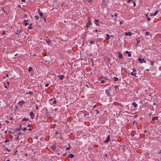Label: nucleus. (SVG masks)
<instances>
[{
  "label": "nucleus",
  "instance_id": "nucleus-1",
  "mask_svg": "<svg viewBox=\"0 0 161 161\" xmlns=\"http://www.w3.org/2000/svg\"><path fill=\"white\" fill-rule=\"evenodd\" d=\"M87 20L88 22L86 24V27H88L90 26V23L91 22V20L89 18H87Z\"/></svg>",
  "mask_w": 161,
  "mask_h": 161
},
{
  "label": "nucleus",
  "instance_id": "nucleus-2",
  "mask_svg": "<svg viewBox=\"0 0 161 161\" xmlns=\"http://www.w3.org/2000/svg\"><path fill=\"white\" fill-rule=\"evenodd\" d=\"M30 115L31 119H33L34 118L35 114L32 111H31L30 112Z\"/></svg>",
  "mask_w": 161,
  "mask_h": 161
},
{
  "label": "nucleus",
  "instance_id": "nucleus-3",
  "mask_svg": "<svg viewBox=\"0 0 161 161\" xmlns=\"http://www.w3.org/2000/svg\"><path fill=\"white\" fill-rule=\"evenodd\" d=\"M110 139V135H109L106 138V140L104 142V143H108Z\"/></svg>",
  "mask_w": 161,
  "mask_h": 161
},
{
  "label": "nucleus",
  "instance_id": "nucleus-4",
  "mask_svg": "<svg viewBox=\"0 0 161 161\" xmlns=\"http://www.w3.org/2000/svg\"><path fill=\"white\" fill-rule=\"evenodd\" d=\"M45 40L46 41L48 45H49L50 44L51 42V40H50L49 39L46 37V38L45 39Z\"/></svg>",
  "mask_w": 161,
  "mask_h": 161
},
{
  "label": "nucleus",
  "instance_id": "nucleus-5",
  "mask_svg": "<svg viewBox=\"0 0 161 161\" xmlns=\"http://www.w3.org/2000/svg\"><path fill=\"white\" fill-rule=\"evenodd\" d=\"M105 92H106V94L107 95V97H110V92H109V90H105Z\"/></svg>",
  "mask_w": 161,
  "mask_h": 161
},
{
  "label": "nucleus",
  "instance_id": "nucleus-6",
  "mask_svg": "<svg viewBox=\"0 0 161 161\" xmlns=\"http://www.w3.org/2000/svg\"><path fill=\"white\" fill-rule=\"evenodd\" d=\"M25 103V101L24 100H21V101H20L19 102L18 104L21 106V107H22L23 106V105L20 104V103H22V104H23V103Z\"/></svg>",
  "mask_w": 161,
  "mask_h": 161
},
{
  "label": "nucleus",
  "instance_id": "nucleus-7",
  "mask_svg": "<svg viewBox=\"0 0 161 161\" xmlns=\"http://www.w3.org/2000/svg\"><path fill=\"white\" fill-rule=\"evenodd\" d=\"M125 35L126 36H130L132 35V33L130 32H125Z\"/></svg>",
  "mask_w": 161,
  "mask_h": 161
},
{
  "label": "nucleus",
  "instance_id": "nucleus-8",
  "mask_svg": "<svg viewBox=\"0 0 161 161\" xmlns=\"http://www.w3.org/2000/svg\"><path fill=\"white\" fill-rule=\"evenodd\" d=\"M58 77L60 80H62L64 78V76L61 75H58Z\"/></svg>",
  "mask_w": 161,
  "mask_h": 161
},
{
  "label": "nucleus",
  "instance_id": "nucleus-9",
  "mask_svg": "<svg viewBox=\"0 0 161 161\" xmlns=\"http://www.w3.org/2000/svg\"><path fill=\"white\" fill-rule=\"evenodd\" d=\"M158 117H153L152 118V120L153 121H154L155 120H158Z\"/></svg>",
  "mask_w": 161,
  "mask_h": 161
},
{
  "label": "nucleus",
  "instance_id": "nucleus-10",
  "mask_svg": "<svg viewBox=\"0 0 161 161\" xmlns=\"http://www.w3.org/2000/svg\"><path fill=\"white\" fill-rule=\"evenodd\" d=\"M125 53L126 54H128V57H130L131 56V54L130 52H129L128 51H125Z\"/></svg>",
  "mask_w": 161,
  "mask_h": 161
},
{
  "label": "nucleus",
  "instance_id": "nucleus-11",
  "mask_svg": "<svg viewBox=\"0 0 161 161\" xmlns=\"http://www.w3.org/2000/svg\"><path fill=\"white\" fill-rule=\"evenodd\" d=\"M73 157H74V155L72 154H69L67 156V158H72Z\"/></svg>",
  "mask_w": 161,
  "mask_h": 161
},
{
  "label": "nucleus",
  "instance_id": "nucleus-12",
  "mask_svg": "<svg viewBox=\"0 0 161 161\" xmlns=\"http://www.w3.org/2000/svg\"><path fill=\"white\" fill-rule=\"evenodd\" d=\"M95 24H96V25H99V20L98 19H95Z\"/></svg>",
  "mask_w": 161,
  "mask_h": 161
},
{
  "label": "nucleus",
  "instance_id": "nucleus-13",
  "mask_svg": "<svg viewBox=\"0 0 161 161\" xmlns=\"http://www.w3.org/2000/svg\"><path fill=\"white\" fill-rule=\"evenodd\" d=\"M50 101H53V103H56V100L55 99V98H52L50 100Z\"/></svg>",
  "mask_w": 161,
  "mask_h": 161
},
{
  "label": "nucleus",
  "instance_id": "nucleus-14",
  "mask_svg": "<svg viewBox=\"0 0 161 161\" xmlns=\"http://www.w3.org/2000/svg\"><path fill=\"white\" fill-rule=\"evenodd\" d=\"M118 57L119 58H122V54L121 53H120L119 52V55Z\"/></svg>",
  "mask_w": 161,
  "mask_h": 161
},
{
  "label": "nucleus",
  "instance_id": "nucleus-15",
  "mask_svg": "<svg viewBox=\"0 0 161 161\" xmlns=\"http://www.w3.org/2000/svg\"><path fill=\"white\" fill-rule=\"evenodd\" d=\"M132 104L133 105H134V107H137V104L135 102H133L132 103Z\"/></svg>",
  "mask_w": 161,
  "mask_h": 161
},
{
  "label": "nucleus",
  "instance_id": "nucleus-16",
  "mask_svg": "<svg viewBox=\"0 0 161 161\" xmlns=\"http://www.w3.org/2000/svg\"><path fill=\"white\" fill-rule=\"evenodd\" d=\"M106 36H107L106 39L108 40L110 38V36L108 34H106Z\"/></svg>",
  "mask_w": 161,
  "mask_h": 161
},
{
  "label": "nucleus",
  "instance_id": "nucleus-17",
  "mask_svg": "<svg viewBox=\"0 0 161 161\" xmlns=\"http://www.w3.org/2000/svg\"><path fill=\"white\" fill-rule=\"evenodd\" d=\"M29 94L31 95H32L33 94V93L32 92L30 91L29 92H27L25 93L26 94Z\"/></svg>",
  "mask_w": 161,
  "mask_h": 161
},
{
  "label": "nucleus",
  "instance_id": "nucleus-18",
  "mask_svg": "<svg viewBox=\"0 0 161 161\" xmlns=\"http://www.w3.org/2000/svg\"><path fill=\"white\" fill-rule=\"evenodd\" d=\"M60 135V134L59 133L58 134L56 135V136L57 137H60L61 139H63L62 137H61Z\"/></svg>",
  "mask_w": 161,
  "mask_h": 161
},
{
  "label": "nucleus",
  "instance_id": "nucleus-19",
  "mask_svg": "<svg viewBox=\"0 0 161 161\" xmlns=\"http://www.w3.org/2000/svg\"><path fill=\"white\" fill-rule=\"evenodd\" d=\"M146 63V61L144 59V58H143L142 59V61H141V63Z\"/></svg>",
  "mask_w": 161,
  "mask_h": 161
},
{
  "label": "nucleus",
  "instance_id": "nucleus-20",
  "mask_svg": "<svg viewBox=\"0 0 161 161\" xmlns=\"http://www.w3.org/2000/svg\"><path fill=\"white\" fill-rule=\"evenodd\" d=\"M158 11H156L153 14V15H154V16H155L158 13Z\"/></svg>",
  "mask_w": 161,
  "mask_h": 161
},
{
  "label": "nucleus",
  "instance_id": "nucleus-21",
  "mask_svg": "<svg viewBox=\"0 0 161 161\" xmlns=\"http://www.w3.org/2000/svg\"><path fill=\"white\" fill-rule=\"evenodd\" d=\"M33 69L32 68V67H30L28 68V71L30 72Z\"/></svg>",
  "mask_w": 161,
  "mask_h": 161
},
{
  "label": "nucleus",
  "instance_id": "nucleus-22",
  "mask_svg": "<svg viewBox=\"0 0 161 161\" xmlns=\"http://www.w3.org/2000/svg\"><path fill=\"white\" fill-rule=\"evenodd\" d=\"M145 34L146 36H149V34L150 33L148 31H146L145 32Z\"/></svg>",
  "mask_w": 161,
  "mask_h": 161
},
{
  "label": "nucleus",
  "instance_id": "nucleus-23",
  "mask_svg": "<svg viewBox=\"0 0 161 161\" xmlns=\"http://www.w3.org/2000/svg\"><path fill=\"white\" fill-rule=\"evenodd\" d=\"M114 80L115 81H117V80H118V79L117 77H114Z\"/></svg>",
  "mask_w": 161,
  "mask_h": 161
},
{
  "label": "nucleus",
  "instance_id": "nucleus-24",
  "mask_svg": "<svg viewBox=\"0 0 161 161\" xmlns=\"http://www.w3.org/2000/svg\"><path fill=\"white\" fill-rule=\"evenodd\" d=\"M41 16V18L42 19V17L43 16V13L42 12H40V14H39Z\"/></svg>",
  "mask_w": 161,
  "mask_h": 161
},
{
  "label": "nucleus",
  "instance_id": "nucleus-25",
  "mask_svg": "<svg viewBox=\"0 0 161 161\" xmlns=\"http://www.w3.org/2000/svg\"><path fill=\"white\" fill-rule=\"evenodd\" d=\"M28 29H31L32 28V26H31V24H30L29 26H28Z\"/></svg>",
  "mask_w": 161,
  "mask_h": 161
},
{
  "label": "nucleus",
  "instance_id": "nucleus-26",
  "mask_svg": "<svg viewBox=\"0 0 161 161\" xmlns=\"http://www.w3.org/2000/svg\"><path fill=\"white\" fill-rule=\"evenodd\" d=\"M25 120L28 121V118L25 119V118H23V119L22 120V121H25Z\"/></svg>",
  "mask_w": 161,
  "mask_h": 161
},
{
  "label": "nucleus",
  "instance_id": "nucleus-27",
  "mask_svg": "<svg viewBox=\"0 0 161 161\" xmlns=\"http://www.w3.org/2000/svg\"><path fill=\"white\" fill-rule=\"evenodd\" d=\"M34 18L35 19H37V20L38 19H39L38 16L37 15L35 16Z\"/></svg>",
  "mask_w": 161,
  "mask_h": 161
},
{
  "label": "nucleus",
  "instance_id": "nucleus-28",
  "mask_svg": "<svg viewBox=\"0 0 161 161\" xmlns=\"http://www.w3.org/2000/svg\"><path fill=\"white\" fill-rule=\"evenodd\" d=\"M115 16V17H117V15L116 13H114V15H112L111 16L113 17L114 16Z\"/></svg>",
  "mask_w": 161,
  "mask_h": 161
},
{
  "label": "nucleus",
  "instance_id": "nucleus-29",
  "mask_svg": "<svg viewBox=\"0 0 161 161\" xmlns=\"http://www.w3.org/2000/svg\"><path fill=\"white\" fill-rule=\"evenodd\" d=\"M16 31L18 32V33H20L21 32V30H17Z\"/></svg>",
  "mask_w": 161,
  "mask_h": 161
},
{
  "label": "nucleus",
  "instance_id": "nucleus-30",
  "mask_svg": "<svg viewBox=\"0 0 161 161\" xmlns=\"http://www.w3.org/2000/svg\"><path fill=\"white\" fill-rule=\"evenodd\" d=\"M105 80H102L101 81V83L102 84H103L105 82Z\"/></svg>",
  "mask_w": 161,
  "mask_h": 161
},
{
  "label": "nucleus",
  "instance_id": "nucleus-31",
  "mask_svg": "<svg viewBox=\"0 0 161 161\" xmlns=\"http://www.w3.org/2000/svg\"><path fill=\"white\" fill-rule=\"evenodd\" d=\"M28 24H29L28 22H25L24 23V25H25V26H26Z\"/></svg>",
  "mask_w": 161,
  "mask_h": 161
},
{
  "label": "nucleus",
  "instance_id": "nucleus-32",
  "mask_svg": "<svg viewBox=\"0 0 161 161\" xmlns=\"http://www.w3.org/2000/svg\"><path fill=\"white\" fill-rule=\"evenodd\" d=\"M94 42V41H91L90 42V44L91 45H92V44L93 42Z\"/></svg>",
  "mask_w": 161,
  "mask_h": 161
},
{
  "label": "nucleus",
  "instance_id": "nucleus-33",
  "mask_svg": "<svg viewBox=\"0 0 161 161\" xmlns=\"http://www.w3.org/2000/svg\"><path fill=\"white\" fill-rule=\"evenodd\" d=\"M134 76H135L136 77H138V76L137 75L136 73H134Z\"/></svg>",
  "mask_w": 161,
  "mask_h": 161
},
{
  "label": "nucleus",
  "instance_id": "nucleus-34",
  "mask_svg": "<svg viewBox=\"0 0 161 161\" xmlns=\"http://www.w3.org/2000/svg\"><path fill=\"white\" fill-rule=\"evenodd\" d=\"M8 77V74H7L4 77V78H6V77Z\"/></svg>",
  "mask_w": 161,
  "mask_h": 161
},
{
  "label": "nucleus",
  "instance_id": "nucleus-35",
  "mask_svg": "<svg viewBox=\"0 0 161 161\" xmlns=\"http://www.w3.org/2000/svg\"><path fill=\"white\" fill-rule=\"evenodd\" d=\"M26 130V127H24L23 129H22V130L23 131H25V130Z\"/></svg>",
  "mask_w": 161,
  "mask_h": 161
},
{
  "label": "nucleus",
  "instance_id": "nucleus-36",
  "mask_svg": "<svg viewBox=\"0 0 161 161\" xmlns=\"http://www.w3.org/2000/svg\"><path fill=\"white\" fill-rule=\"evenodd\" d=\"M154 63L153 62H150V64L152 66H153V65Z\"/></svg>",
  "mask_w": 161,
  "mask_h": 161
},
{
  "label": "nucleus",
  "instance_id": "nucleus-37",
  "mask_svg": "<svg viewBox=\"0 0 161 161\" xmlns=\"http://www.w3.org/2000/svg\"><path fill=\"white\" fill-rule=\"evenodd\" d=\"M133 72H135L136 71V70L134 69H132Z\"/></svg>",
  "mask_w": 161,
  "mask_h": 161
},
{
  "label": "nucleus",
  "instance_id": "nucleus-38",
  "mask_svg": "<svg viewBox=\"0 0 161 161\" xmlns=\"http://www.w3.org/2000/svg\"><path fill=\"white\" fill-rule=\"evenodd\" d=\"M133 3L134 4L133 6L134 7H135L136 6V4L134 2V1H133Z\"/></svg>",
  "mask_w": 161,
  "mask_h": 161
},
{
  "label": "nucleus",
  "instance_id": "nucleus-39",
  "mask_svg": "<svg viewBox=\"0 0 161 161\" xmlns=\"http://www.w3.org/2000/svg\"><path fill=\"white\" fill-rule=\"evenodd\" d=\"M6 150L7 151H8V152H10V150L8 148H7L6 149Z\"/></svg>",
  "mask_w": 161,
  "mask_h": 161
},
{
  "label": "nucleus",
  "instance_id": "nucleus-40",
  "mask_svg": "<svg viewBox=\"0 0 161 161\" xmlns=\"http://www.w3.org/2000/svg\"><path fill=\"white\" fill-rule=\"evenodd\" d=\"M132 0H128L127 1V3H129L131 1H132Z\"/></svg>",
  "mask_w": 161,
  "mask_h": 161
},
{
  "label": "nucleus",
  "instance_id": "nucleus-41",
  "mask_svg": "<svg viewBox=\"0 0 161 161\" xmlns=\"http://www.w3.org/2000/svg\"><path fill=\"white\" fill-rule=\"evenodd\" d=\"M150 18L149 17H147V20L148 21H149L150 20Z\"/></svg>",
  "mask_w": 161,
  "mask_h": 161
},
{
  "label": "nucleus",
  "instance_id": "nucleus-42",
  "mask_svg": "<svg viewBox=\"0 0 161 161\" xmlns=\"http://www.w3.org/2000/svg\"><path fill=\"white\" fill-rule=\"evenodd\" d=\"M95 111L96 112L97 114H99V111L98 110H96Z\"/></svg>",
  "mask_w": 161,
  "mask_h": 161
},
{
  "label": "nucleus",
  "instance_id": "nucleus-43",
  "mask_svg": "<svg viewBox=\"0 0 161 161\" xmlns=\"http://www.w3.org/2000/svg\"><path fill=\"white\" fill-rule=\"evenodd\" d=\"M69 148H70V146H69V147H66V150H69Z\"/></svg>",
  "mask_w": 161,
  "mask_h": 161
},
{
  "label": "nucleus",
  "instance_id": "nucleus-44",
  "mask_svg": "<svg viewBox=\"0 0 161 161\" xmlns=\"http://www.w3.org/2000/svg\"><path fill=\"white\" fill-rule=\"evenodd\" d=\"M49 86V84H46L45 85V86L46 87H47Z\"/></svg>",
  "mask_w": 161,
  "mask_h": 161
},
{
  "label": "nucleus",
  "instance_id": "nucleus-45",
  "mask_svg": "<svg viewBox=\"0 0 161 161\" xmlns=\"http://www.w3.org/2000/svg\"><path fill=\"white\" fill-rule=\"evenodd\" d=\"M138 60L141 62V61H142V59L140 58H139L138 59Z\"/></svg>",
  "mask_w": 161,
  "mask_h": 161
},
{
  "label": "nucleus",
  "instance_id": "nucleus-46",
  "mask_svg": "<svg viewBox=\"0 0 161 161\" xmlns=\"http://www.w3.org/2000/svg\"><path fill=\"white\" fill-rule=\"evenodd\" d=\"M130 74L131 75H134V73L133 72H132L130 73Z\"/></svg>",
  "mask_w": 161,
  "mask_h": 161
},
{
  "label": "nucleus",
  "instance_id": "nucleus-47",
  "mask_svg": "<svg viewBox=\"0 0 161 161\" xmlns=\"http://www.w3.org/2000/svg\"><path fill=\"white\" fill-rule=\"evenodd\" d=\"M103 78H104L105 79V80H107L108 79V78H107L106 77H103Z\"/></svg>",
  "mask_w": 161,
  "mask_h": 161
},
{
  "label": "nucleus",
  "instance_id": "nucleus-48",
  "mask_svg": "<svg viewBox=\"0 0 161 161\" xmlns=\"http://www.w3.org/2000/svg\"><path fill=\"white\" fill-rule=\"evenodd\" d=\"M9 141L8 140H6L4 142L6 143V142H9Z\"/></svg>",
  "mask_w": 161,
  "mask_h": 161
},
{
  "label": "nucleus",
  "instance_id": "nucleus-49",
  "mask_svg": "<svg viewBox=\"0 0 161 161\" xmlns=\"http://www.w3.org/2000/svg\"><path fill=\"white\" fill-rule=\"evenodd\" d=\"M147 131H147V130H144V133H147Z\"/></svg>",
  "mask_w": 161,
  "mask_h": 161
},
{
  "label": "nucleus",
  "instance_id": "nucleus-50",
  "mask_svg": "<svg viewBox=\"0 0 161 161\" xmlns=\"http://www.w3.org/2000/svg\"><path fill=\"white\" fill-rule=\"evenodd\" d=\"M136 41H137V43H139V42H140V41H138V40L137 39H136Z\"/></svg>",
  "mask_w": 161,
  "mask_h": 161
},
{
  "label": "nucleus",
  "instance_id": "nucleus-51",
  "mask_svg": "<svg viewBox=\"0 0 161 161\" xmlns=\"http://www.w3.org/2000/svg\"><path fill=\"white\" fill-rule=\"evenodd\" d=\"M93 31L94 32H97V30H95Z\"/></svg>",
  "mask_w": 161,
  "mask_h": 161
},
{
  "label": "nucleus",
  "instance_id": "nucleus-52",
  "mask_svg": "<svg viewBox=\"0 0 161 161\" xmlns=\"http://www.w3.org/2000/svg\"><path fill=\"white\" fill-rule=\"evenodd\" d=\"M56 133V134H59V133L58 132H57V131H56V133Z\"/></svg>",
  "mask_w": 161,
  "mask_h": 161
},
{
  "label": "nucleus",
  "instance_id": "nucleus-53",
  "mask_svg": "<svg viewBox=\"0 0 161 161\" xmlns=\"http://www.w3.org/2000/svg\"><path fill=\"white\" fill-rule=\"evenodd\" d=\"M36 109H38V108L37 107V105H36Z\"/></svg>",
  "mask_w": 161,
  "mask_h": 161
},
{
  "label": "nucleus",
  "instance_id": "nucleus-54",
  "mask_svg": "<svg viewBox=\"0 0 161 161\" xmlns=\"http://www.w3.org/2000/svg\"><path fill=\"white\" fill-rule=\"evenodd\" d=\"M159 69L160 71H161V66L159 68Z\"/></svg>",
  "mask_w": 161,
  "mask_h": 161
},
{
  "label": "nucleus",
  "instance_id": "nucleus-55",
  "mask_svg": "<svg viewBox=\"0 0 161 161\" xmlns=\"http://www.w3.org/2000/svg\"><path fill=\"white\" fill-rule=\"evenodd\" d=\"M24 22L25 23V22H27V20H25V19H24Z\"/></svg>",
  "mask_w": 161,
  "mask_h": 161
},
{
  "label": "nucleus",
  "instance_id": "nucleus-56",
  "mask_svg": "<svg viewBox=\"0 0 161 161\" xmlns=\"http://www.w3.org/2000/svg\"><path fill=\"white\" fill-rule=\"evenodd\" d=\"M16 139H19V136H18L16 138Z\"/></svg>",
  "mask_w": 161,
  "mask_h": 161
},
{
  "label": "nucleus",
  "instance_id": "nucleus-57",
  "mask_svg": "<svg viewBox=\"0 0 161 161\" xmlns=\"http://www.w3.org/2000/svg\"><path fill=\"white\" fill-rule=\"evenodd\" d=\"M153 16V14H150V16Z\"/></svg>",
  "mask_w": 161,
  "mask_h": 161
},
{
  "label": "nucleus",
  "instance_id": "nucleus-58",
  "mask_svg": "<svg viewBox=\"0 0 161 161\" xmlns=\"http://www.w3.org/2000/svg\"><path fill=\"white\" fill-rule=\"evenodd\" d=\"M43 19H44V20H45V21H46V18H45L43 17Z\"/></svg>",
  "mask_w": 161,
  "mask_h": 161
},
{
  "label": "nucleus",
  "instance_id": "nucleus-59",
  "mask_svg": "<svg viewBox=\"0 0 161 161\" xmlns=\"http://www.w3.org/2000/svg\"><path fill=\"white\" fill-rule=\"evenodd\" d=\"M38 13H39V14H40V12H40V10L39 9L38 10Z\"/></svg>",
  "mask_w": 161,
  "mask_h": 161
},
{
  "label": "nucleus",
  "instance_id": "nucleus-60",
  "mask_svg": "<svg viewBox=\"0 0 161 161\" xmlns=\"http://www.w3.org/2000/svg\"><path fill=\"white\" fill-rule=\"evenodd\" d=\"M15 34L16 35H18V33L17 32H15Z\"/></svg>",
  "mask_w": 161,
  "mask_h": 161
},
{
  "label": "nucleus",
  "instance_id": "nucleus-61",
  "mask_svg": "<svg viewBox=\"0 0 161 161\" xmlns=\"http://www.w3.org/2000/svg\"><path fill=\"white\" fill-rule=\"evenodd\" d=\"M28 130H31V128H29V129H28Z\"/></svg>",
  "mask_w": 161,
  "mask_h": 161
},
{
  "label": "nucleus",
  "instance_id": "nucleus-62",
  "mask_svg": "<svg viewBox=\"0 0 161 161\" xmlns=\"http://www.w3.org/2000/svg\"><path fill=\"white\" fill-rule=\"evenodd\" d=\"M30 125L28 123V125H27V126L28 127H29Z\"/></svg>",
  "mask_w": 161,
  "mask_h": 161
},
{
  "label": "nucleus",
  "instance_id": "nucleus-63",
  "mask_svg": "<svg viewBox=\"0 0 161 161\" xmlns=\"http://www.w3.org/2000/svg\"><path fill=\"white\" fill-rule=\"evenodd\" d=\"M21 1L22 2H24L25 1V0H21Z\"/></svg>",
  "mask_w": 161,
  "mask_h": 161
},
{
  "label": "nucleus",
  "instance_id": "nucleus-64",
  "mask_svg": "<svg viewBox=\"0 0 161 161\" xmlns=\"http://www.w3.org/2000/svg\"><path fill=\"white\" fill-rule=\"evenodd\" d=\"M152 114V113L151 112H150V113L149 114L150 115H151Z\"/></svg>",
  "mask_w": 161,
  "mask_h": 161
}]
</instances>
